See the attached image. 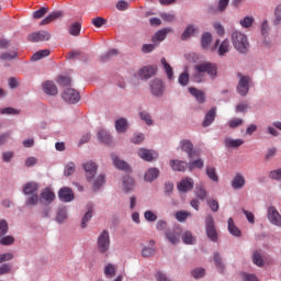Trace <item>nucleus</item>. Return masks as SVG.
Instances as JSON below:
<instances>
[{"mask_svg": "<svg viewBox=\"0 0 281 281\" xmlns=\"http://www.w3.org/2000/svg\"><path fill=\"white\" fill-rule=\"evenodd\" d=\"M207 76L210 80H216V78H218V65L212 61L198 64L193 68L191 78L193 82L201 85L207 81Z\"/></svg>", "mask_w": 281, "mask_h": 281, "instance_id": "obj_1", "label": "nucleus"}, {"mask_svg": "<svg viewBox=\"0 0 281 281\" xmlns=\"http://www.w3.org/2000/svg\"><path fill=\"white\" fill-rule=\"evenodd\" d=\"M82 168L86 172L88 183H92V190L98 192V190H100V188L106 183V177L101 173L95 179V175H98V164H95L93 160L83 162Z\"/></svg>", "mask_w": 281, "mask_h": 281, "instance_id": "obj_2", "label": "nucleus"}, {"mask_svg": "<svg viewBox=\"0 0 281 281\" xmlns=\"http://www.w3.org/2000/svg\"><path fill=\"white\" fill-rule=\"evenodd\" d=\"M231 41L233 47H235L236 52L239 54H247V52H249V40L247 35L240 31H234L231 35Z\"/></svg>", "mask_w": 281, "mask_h": 281, "instance_id": "obj_3", "label": "nucleus"}, {"mask_svg": "<svg viewBox=\"0 0 281 281\" xmlns=\"http://www.w3.org/2000/svg\"><path fill=\"white\" fill-rule=\"evenodd\" d=\"M237 86L236 91L241 98H247L249 89H251V76L243 75V72H237Z\"/></svg>", "mask_w": 281, "mask_h": 281, "instance_id": "obj_4", "label": "nucleus"}, {"mask_svg": "<svg viewBox=\"0 0 281 281\" xmlns=\"http://www.w3.org/2000/svg\"><path fill=\"white\" fill-rule=\"evenodd\" d=\"M97 249L99 254H106L111 249V235L103 229L97 237Z\"/></svg>", "mask_w": 281, "mask_h": 281, "instance_id": "obj_5", "label": "nucleus"}, {"mask_svg": "<svg viewBox=\"0 0 281 281\" xmlns=\"http://www.w3.org/2000/svg\"><path fill=\"white\" fill-rule=\"evenodd\" d=\"M205 234L211 243H218V232L216 231V224L212 215L205 217Z\"/></svg>", "mask_w": 281, "mask_h": 281, "instance_id": "obj_6", "label": "nucleus"}, {"mask_svg": "<svg viewBox=\"0 0 281 281\" xmlns=\"http://www.w3.org/2000/svg\"><path fill=\"white\" fill-rule=\"evenodd\" d=\"M149 91L154 98H164L166 93V83L159 78H155L149 81Z\"/></svg>", "mask_w": 281, "mask_h": 281, "instance_id": "obj_7", "label": "nucleus"}, {"mask_svg": "<svg viewBox=\"0 0 281 281\" xmlns=\"http://www.w3.org/2000/svg\"><path fill=\"white\" fill-rule=\"evenodd\" d=\"M158 70L159 67L157 65H149L140 68L137 74L140 80H150V78L157 76Z\"/></svg>", "mask_w": 281, "mask_h": 281, "instance_id": "obj_8", "label": "nucleus"}, {"mask_svg": "<svg viewBox=\"0 0 281 281\" xmlns=\"http://www.w3.org/2000/svg\"><path fill=\"white\" fill-rule=\"evenodd\" d=\"M63 100L68 104H78L80 102V92L74 88H67L61 94Z\"/></svg>", "mask_w": 281, "mask_h": 281, "instance_id": "obj_9", "label": "nucleus"}, {"mask_svg": "<svg viewBox=\"0 0 281 281\" xmlns=\"http://www.w3.org/2000/svg\"><path fill=\"white\" fill-rule=\"evenodd\" d=\"M267 218L271 225H274V227H281V215L276 206H268Z\"/></svg>", "mask_w": 281, "mask_h": 281, "instance_id": "obj_10", "label": "nucleus"}, {"mask_svg": "<svg viewBox=\"0 0 281 281\" xmlns=\"http://www.w3.org/2000/svg\"><path fill=\"white\" fill-rule=\"evenodd\" d=\"M165 238L170 245H179L181 243V232H179V228H168L165 231Z\"/></svg>", "mask_w": 281, "mask_h": 281, "instance_id": "obj_11", "label": "nucleus"}, {"mask_svg": "<svg viewBox=\"0 0 281 281\" xmlns=\"http://www.w3.org/2000/svg\"><path fill=\"white\" fill-rule=\"evenodd\" d=\"M49 38H52V34L47 31L33 32L27 35V41L31 43H41L43 41H49Z\"/></svg>", "mask_w": 281, "mask_h": 281, "instance_id": "obj_12", "label": "nucleus"}, {"mask_svg": "<svg viewBox=\"0 0 281 281\" xmlns=\"http://www.w3.org/2000/svg\"><path fill=\"white\" fill-rule=\"evenodd\" d=\"M58 196L63 203H71L75 199L74 190L69 187H64L59 190Z\"/></svg>", "mask_w": 281, "mask_h": 281, "instance_id": "obj_13", "label": "nucleus"}, {"mask_svg": "<svg viewBox=\"0 0 281 281\" xmlns=\"http://www.w3.org/2000/svg\"><path fill=\"white\" fill-rule=\"evenodd\" d=\"M214 47H218L217 54L218 56L223 57L226 54H229L231 45H229V40L225 38L222 43L221 41H216L214 44Z\"/></svg>", "mask_w": 281, "mask_h": 281, "instance_id": "obj_14", "label": "nucleus"}, {"mask_svg": "<svg viewBox=\"0 0 281 281\" xmlns=\"http://www.w3.org/2000/svg\"><path fill=\"white\" fill-rule=\"evenodd\" d=\"M195 34H199V26L194 24H188L182 32L180 38L181 41H188V38H192V36H194Z\"/></svg>", "mask_w": 281, "mask_h": 281, "instance_id": "obj_15", "label": "nucleus"}, {"mask_svg": "<svg viewBox=\"0 0 281 281\" xmlns=\"http://www.w3.org/2000/svg\"><path fill=\"white\" fill-rule=\"evenodd\" d=\"M179 192H190L194 188V180L192 178H184L178 183Z\"/></svg>", "mask_w": 281, "mask_h": 281, "instance_id": "obj_16", "label": "nucleus"}, {"mask_svg": "<svg viewBox=\"0 0 281 281\" xmlns=\"http://www.w3.org/2000/svg\"><path fill=\"white\" fill-rule=\"evenodd\" d=\"M180 148L182 153H187L189 159H192V157H194V145L192 144V140L190 139L181 140Z\"/></svg>", "mask_w": 281, "mask_h": 281, "instance_id": "obj_17", "label": "nucleus"}, {"mask_svg": "<svg viewBox=\"0 0 281 281\" xmlns=\"http://www.w3.org/2000/svg\"><path fill=\"white\" fill-rule=\"evenodd\" d=\"M170 32H172L171 27L161 29L155 33V35L151 37V41L158 45V43L166 41V38H167L168 34H170Z\"/></svg>", "mask_w": 281, "mask_h": 281, "instance_id": "obj_18", "label": "nucleus"}, {"mask_svg": "<svg viewBox=\"0 0 281 281\" xmlns=\"http://www.w3.org/2000/svg\"><path fill=\"white\" fill-rule=\"evenodd\" d=\"M112 161L114 166L117 168V170H123L124 172H131V165L128 162L120 159L117 155L112 154Z\"/></svg>", "mask_w": 281, "mask_h": 281, "instance_id": "obj_19", "label": "nucleus"}, {"mask_svg": "<svg viewBox=\"0 0 281 281\" xmlns=\"http://www.w3.org/2000/svg\"><path fill=\"white\" fill-rule=\"evenodd\" d=\"M189 93L195 98L198 104H205V92H203V90H199L194 87H190L189 88Z\"/></svg>", "mask_w": 281, "mask_h": 281, "instance_id": "obj_20", "label": "nucleus"}, {"mask_svg": "<svg viewBox=\"0 0 281 281\" xmlns=\"http://www.w3.org/2000/svg\"><path fill=\"white\" fill-rule=\"evenodd\" d=\"M216 120V108H212L205 115L202 122V126L207 128V126H212L214 121Z\"/></svg>", "mask_w": 281, "mask_h": 281, "instance_id": "obj_21", "label": "nucleus"}, {"mask_svg": "<svg viewBox=\"0 0 281 281\" xmlns=\"http://www.w3.org/2000/svg\"><path fill=\"white\" fill-rule=\"evenodd\" d=\"M169 164L171 166V169L175 170L176 172H186V170H188L189 167L187 161L179 159L170 160Z\"/></svg>", "mask_w": 281, "mask_h": 281, "instance_id": "obj_22", "label": "nucleus"}, {"mask_svg": "<svg viewBox=\"0 0 281 281\" xmlns=\"http://www.w3.org/2000/svg\"><path fill=\"white\" fill-rule=\"evenodd\" d=\"M159 168L157 167L149 168L144 175V181H146L147 183H153L155 179L159 178Z\"/></svg>", "mask_w": 281, "mask_h": 281, "instance_id": "obj_23", "label": "nucleus"}, {"mask_svg": "<svg viewBox=\"0 0 281 281\" xmlns=\"http://www.w3.org/2000/svg\"><path fill=\"white\" fill-rule=\"evenodd\" d=\"M41 187L38 186V183L37 182H27V183H25L24 184V187H23V194L25 195V196H30V195H32V194H37L36 192H38V189H40Z\"/></svg>", "mask_w": 281, "mask_h": 281, "instance_id": "obj_24", "label": "nucleus"}, {"mask_svg": "<svg viewBox=\"0 0 281 281\" xmlns=\"http://www.w3.org/2000/svg\"><path fill=\"white\" fill-rule=\"evenodd\" d=\"M245 177L240 173H237L233 178L231 186L234 190H243V188H245Z\"/></svg>", "mask_w": 281, "mask_h": 281, "instance_id": "obj_25", "label": "nucleus"}, {"mask_svg": "<svg viewBox=\"0 0 281 281\" xmlns=\"http://www.w3.org/2000/svg\"><path fill=\"white\" fill-rule=\"evenodd\" d=\"M245 144V140L241 138H232V137H226L224 139V146L225 148H240Z\"/></svg>", "mask_w": 281, "mask_h": 281, "instance_id": "obj_26", "label": "nucleus"}, {"mask_svg": "<svg viewBox=\"0 0 281 281\" xmlns=\"http://www.w3.org/2000/svg\"><path fill=\"white\" fill-rule=\"evenodd\" d=\"M43 91L46 93V95H58V87H56L54 81L44 82Z\"/></svg>", "mask_w": 281, "mask_h": 281, "instance_id": "obj_27", "label": "nucleus"}, {"mask_svg": "<svg viewBox=\"0 0 281 281\" xmlns=\"http://www.w3.org/2000/svg\"><path fill=\"white\" fill-rule=\"evenodd\" d=\"M227 225L228 232L232 234V236H235L236 238H240V236H243L240 228L234 223V218L229 217Z\"/></svg>", "mask_w": 281, "mask_h": 281, "instance_id": "obj_28", "label": "nucleus"}, {"mask_svg": "<svg viewBox=\"0 0 281 281\" xmlns=\"http://www.w3.org/2000/svg\"><path fill=\"white\" fill-rule=\"evenodd\" d=\"M156 156L157 154L150 149H138V157H140V159H144V161H153V159H155Z\"/></svg>", "mask_w": 281, "mask_h": 281, "instance_id": "obj_29", "label": "nucleus"}, {"mask_svg": "<svg viewBox=\"0 0 281 281\" xmlns=\"http://www.w3.org/2000/svg\"><path fill=\"white\" fill-rule=\"evenodd\" d=\"M123 190L126 194H130V192L135 188V180L131 178V176L123 177Z\"/></svg>", "mask_w": 281, "mask_h": 281, "instance_id": "obj_30", "label": "nucleus"}, {"mask_svg": "<svg viewBox=\"0 0 281 281\" xmlns=\"http://www.w3.org/2000/svg\"><path fill=\"white\" fill-rule=\"evenodd\" d=\"M116 133H126L128 131V120L121 117L115 121Z\"/></svg>", "mask_w": 281, "mask_h": 281, "instance_id": "obj_31", "label": "nucleus"}, {"mask_svg": "<svg viewBox=\"0 0 281 281\" xmlns=\"http://www.w3.org/2000/svg\"><path fill=\"white\" fill-rule=\"evenodd\" d=\"M61 16H63V11L52 12L41 21L40 25H47V24L52 23V21H56L57 19H60Z\"/></svg>", "mask_w": 281, "mask_h": 281, "instance_id": "obj_32", "label": "nucleus"}, {"mask_svg": "<svg viewBox=\"0 0 281 281\" xmlns=\"http://www.w3.org/2000/svg\"><path fill=\"white\" fill-rule=\"evenodd\" d=\"M160 63L164 67L165 72L167 74L168 80H175V70H172V66L168 64V61L166 60V57H162L160 59Z\"/></svg>", "mask_w": 281, "mask_h": 281, "instance_id": "obj_33", "label": "nucleus"}, {"mask_svg": "<svg viewBox=\"0 0 281 281\" xmlns=\"http://www.w3.org/2000/svg\"><path fill=\"white\" fill-rule=\"evenodd\" d=\"M41 199L46 203H54V199H56V194L49 188L44 189L41 192Z\"/></svg>", "mask_w": 281, "mask_h": 281, "instance_id": "obj_34", "label": "nucleus"}, {"mask_svg": "<svg viewBox=\"0 0 281 281\" xmlns=\"http://www.w3.org/2000/svg\"><path fill=\"white\" fill-rule=\"evenodd\" d=\"M97 137L101 144H111L113 142L111 134H109L105 130L99 131Z\"/></svg>", "mask_w": 281, "mask_h": 281, "instance_id": "obj_35", "label": "nucleus"}, {"mask_svg": "<svg viewBox=\"0 0 281 281\" xmlns=\"http://www.w3.org/2000/svg\"><path fill=\"white\" fill-rule=\"evenodd\" d=\"M66 218H67V207L61 206L57 210L56 222L59 225H63V223H65Z\"/></svg>", "mask_w": 281, "mask_h": 281, "instance_id": "obj_36", "label": "nucleus"}, {"mask_svg": "<svg viewBox=\"0 0 281 281\" xmlns=\"http://www.w3.org/2000/svg\"><path fill=\"white\" fill-rule=\"evenodd\" d=\"M80 30H82V24L75 22L68 27V34H70V36H80Z\"/></svg>", "mask_w": 281, "mask_h": 281, "instance_id": "obj_37", "label": "nucleus"}, {"mask_svg": "<svg viewBox=\"0 0 281 281\" xmlns=\"http://www.w3.org/2000/svg\"><path fill=\"white\" fill-rule=\"evenodd\" d=\"M49 54H50L49 49L38 50L35 54H33V56L31 57V60H33V63H36L37 60H41L42 58H47V56H49Z\"/></svg>", "mask_w": 281, "mask_h": 281, "instance_id": "obj_38", "label": "nucleus"}, {"mask_svg": "<svg viewBox=\"0 0 281 281\" xmlns=\"http://www.w3.org/2000/svg\"><path fill=\"white\" fill-rule=\"evenodd\" d=\"M178 82L181 87H188L190 82V74L188 72V70H184L182 74L179 75Z\"/></svg>", "mask_w": 281, "mask_h": 281, "instance_id": "obj_39", "label": "nucleus"}, {"mask_svg": "<svg viewBox=\"0 0 281 281\" xmlns=\"http://www.w3.org/2000/svg\"><path fill=\"white\" fill-rule=\"evenodd\" d=\"M188 166H189V170L192 172L194 168H198L199 170L203 169V166H205V162L203 161V159L198 158L195 160H191Z\"/></svg>", "mask_w": 281, "mask_h": 281, "instance_id": "obj_40", "label": "nucleus"}, {"mask_svg": "<svg viewBox=\"0 0 281 281\" xmlns=\"http://www.w3.org/2000/svg\"><path fill=\"white\" fill-rule=\"evenodd\" d=\"M210 43H212V33L206 32L202 35L201 38V45L203 49H207V47H210Z\"/></svg>", "mask_w": 281, "mask_h": 281, "instance_id": "obj_41", "label": "nucleus"}, {"mask_svg": "<svg viewBox=\"0 0 281 281\" xmlns=\"http://www.w3.org/2000/svg\"><path fill=\"white\" fill-rule=\"evenodd\" d=\"M260 34H261V36H269V34H271V25L269 24L268 20H265L261 23Z\"/></svg>", "mask_w": 281, "mask_h": 281, "instance_id": "obj_42", "label": "nucleus"}, {"mask_svg": "<svg viewBox=\"0 0 281 281\" xmlns=\"http://www.w3.org/2000/svg\"><path fill=\"white\" fill-rule=\"evenodd\" d=\"M195 196L196 199H200V201H205V199H207V191L205 188L198 186L195 188Z\"/></svg>", "mask_w": 281, "mask_h": 281, "instance_id": "obj_43", "label": "nucleus"}, {"mask_svg": "<svg viewBox=\"0 0 281 281\" xmlns=\"http://www.w3.org/2000/svg\"><path fill=\"white\" fill-rule=\"evenodd\" d=\"M252 262L257 267H265V259H262V255L259 251L254 252Z\"/></svg>", "mask_w": 281, "mask_h": 281, "instance_id": "obj_44", "label": "nucleus"}, {"mask_svg": "<svg viewBox=\"0 0 281 281\" xmlns=\"http://www.w3.org/2000/svg\"><path fill=\"white\" fill-rule=\"evenodd\" d=\"M8 232H10L8 221L5 218L0 220V238H3Z\"/></svg>", "mask_w": 281, "mask_h": 281, "instance_id": "obj_45", "label": "nucleus"}, {"mask_svg": "<svg viewBox=\"0 0 281 281\" xmlns=\"http://www.w3.org/2000/svg\"><path fill=\"white\" fill-rule=\"evenodd\" d=\"M16 56H19V54L16 53V50H10V52H4L0 55V59L1 60H14V58H16Z\"/></svg>", "mask_w": 281, "mask_h": 281, "instance_id": "obj_46", "label": "nucleus"}, {"mask_svg": "<svg viewBox=\"0 0 281 281\" xmlns=\"http://www.w3.org/2000/svg\"><path fill=\"white\" fill-rule=\"evenodd\" d=\"M116 272L115 266L113 263H108L104 267V276L105 278H114Z\"/></svg>", "mask_w": 281, "mask_h": 281, "instance_id": "obj_47", "label": "nucleus"}, {"mask_svg": "<svg viewBox=\"0 0 281 281\" xmlns=\"http://www.w3.org/2000/svg\"><path fill=\"white\" fill-rule=\"evenodd\" d=\"M228 128H238L239 126H243L245 124V121L243 119L234 117L227 122Z\"/></svg>", "mask_w": 281, "mask_h": 281, "instance_id": "obj_48", "label": "nucleus"}, {"mask_svg": "<svg viewBox=\"0 0 281 281\" xmlns=\"http://www.w3.org/2000/svg\"><path fill=\"white\" fill-rule=\"evenodd\" d=\"M206 176L211 181H214L215 183H218V175H216V168L209 167L206 168Z\"/></svg>", "mask_w": 281, "mask_h": 281, "instance_id": "obj_49", "label": "nucleus"}, {"mask_svg": "<svg viewBox=\"0 0 281 281\" xmlns=\"http://www.w3.org/2000/svg\"><path fill=\"white\" fill-rule=\"evenodd\" d=\"M182 243H184V245H194V236H192L190 231L183 233Z\"/></svg>", "mask_w": 281, "mask_h": 281, "instance_id": "obj_50", "label": "nucleus"}, {"mask_svg": "<svg viewBox=\"0 0 281 281\" xmlns=\"http://www.w3.org/2000/svg\"><path fill=\"white\" fill-rule=\"evenodd\" d=\"M281 23V3L274 8V19L272 25H280Z\"/></svg>", "mask_w": 281, "mask_h": 281, "instance_id": "obj_51", "label": "nucleus"}, {"mask_svg": "<svg viewBox=\"0 0 281 281\" xmlns=\"http://www.w3.org/2000/svg\"><path fill=\"white\" fill-rule=\"evenodd\" d=\"M93 218V210H88V212L83 215L81 220V228L85 229L87 227V223Z\"/></svg>", "mask_w": 281, "mask_h": 281, "instance_id": "obj_52", "label": "nucleus"}, {"mask_svg": "<svg viewBox=\"0 0 281 281\" xmlns=\"http://www.w3.org/2000/svg\"><path fill=\"white\" fill-rule=\"evenodd\" d=\"M49 12L48 7H41L37 11L33 13V19H43Z\"/></svg>", "mask_w": 281, "mask_h": 281, "instance_id": "obj_53", "label": "nucleus"}, {"mask_svg": "<svg viewBox=\"0 0 281 281\" xmlns=\"http://www.w3.org/2000/svg\"><path fill=\"white\" fill-rule=\"evenodd\" d=\"M255 21L256 20L254 19V16H245L243 20L239 21V24L241 25V27L249 29L251 27V25H254Z\"/></svg>", "mask_w": 281, "mask_h": 281, "instance_id": "obj_54", "label": "nucleus"}, {"mask_svg": "<svg viewBox=\"0 0 281 281\" xmlns=\"http://www.w3.org/2000/svg\"><path fill=\"white\" fill-rule=\"evenodd\" d=\"M191 276H192V278H194V280H199L201 278H204L205 277V269L195 268L191 271Z\"/></svg>", "mask_w": 281, "mask_h": 281, "instance_id": "obj_55", "label": "nucleus"}, {"mask_svg": "<svg viewBox=\"0 0 281 281\" xmlns=\"http://www.w3.org/2000/svg\"><path fill=\"white\" fill-rule=\"evenodd\" d=\"M25 205H27V207H32L33 205H38V193L30 195L25 201Z\"/></svg>", "mask_w": 281, "mask_h": 281, "instance_id": "obj_56", "label": "nucleus"}, {"mask_svg": "<svg viewBox=\"0 0 281 281\" xmlns=\"http://www.w3.org/2000/svg\"><path fill=\"white\" fill-rule=\"evenodd\" d=\"M113 56H117V49H115V48H112L108 53L103 54L101 56V60H102V63H106V61L111 60V58H113Z\"/></svg>", "mask_w": 281, "mask_h": 281, "instance_id": "obj_57", "label": "nucleus"}, {"mask_svg": "<svg viewBox=\"0 0 281 281\" xmlns=\"http://www.w3.org/2000/svg\"><path fill=\"white\" fill-rule=\"evenodd\" d=\"M139 117L147 124V126H153V117L150 116V113L146 111L139 112Z\"/></svg>", "mask_w": 281, "mask_h": 281, "instance_id": "obj_58", "label": "nucleus"}, {"mask_svg": "<svg viewBox=\"0 0 281 281\" xmlns=\"http://www.w3.org/2000/svg\"><path fill=\"white\" fill-rule=\"evenodd\" d=\"M74 172H76V164L68 162L64 170L65 177H71V175H74Z\"/></svg>", "mask_w": 281, "mask_h": 281, "instance_id": "obj_59", "label": "nucleus"}, {"mask_svg": "<svg viewBox=\"0 0 281 281\" xmlns=\"http://www.w3.org/2000/svg\"><path fill=\"white\" fill-rule=\"evenodd\" d=\"M144 218L148 223H155V221H157V214H155L153 211H145Z\"/></svg>", "mask_w": 281, "mask_h": 281, "instance_id": "obj_60", "label": "nucleus"}, {"mask_svg": "<svg viewBox=\"0 0 281 281\" xmlns=\"http://www.w3.org/2000/svg\"><path fill=\"white\" fill-rule=\"evenodd\" d=\"M188 216H190V212H187V211H178L176 213V218L177 221H179V223L186 222Z\"/></svg>", "mask_w": 281, "mask_h": 281, "instance_id": "obj_61", "label": "nucleus"}, {"mask_svg": "<svg viewBox=\"0 0 281 281\" xmlns=\"http://www.w3.org/2000/svg\"><path fill=\"white\" fill-rule=\"evenodd\" d=\"M268 177L272 179V181H281V169L270 171Z\"/></svg>", "mask_w": 281, "mask_h": 281, "instance_id": "obj_62", "label": "nucleus"}, {"mask_svg": "<svg viewBox=\"0 0 281 281\" xmlns=\"http://www.w3.org/2000/svg\"><path fill=\"white\" fill-rule=\"evenodd\" d=\"M0 245H14V237L10 235L0 237Z\"/></svg>", "mask_w": 281, "mask_h": 281, "instance_id": "obj_63", "label": "nucleus"}, {"mask_svg": "<svg viewBox=\"0 0 281 281\" xmlns=\"http://www.w3.org/2000/svg\"><path fill=\"white\" fill-rule=\"evenodd\" d=\"M91 23L94 27H102V25L106 24V19L98 16L92 19Z\"/></svg>", "mask_w": 281, "mask_h": 281, "instance_id": "obj_64", "label": "nucleus"}]
</instances>
